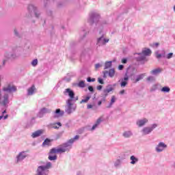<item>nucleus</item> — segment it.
<instances>
[{"label": "nucleus", "mask_w": 175, "mask_h": 175, "mask_svg": "<svg viewBox=\"0 0 175 175\" xmlns=\"http://www.w3.org/2000/svg\"><path fill=\"white\" fill-rule=\"evenodd\" d=\"M51 167V163L49 162L45 166L40 165L37 169V175H47L49 174V169Z\"/></svg>", "instance_id": "nucleus-1"}, {"label": "nucleus", "mask_w": 175, "mask_h": 175, "mask_svg": "<svg viewBox=\"0 0 175 175\" xmlns=\"http://www.w3.org/2000/svg\"><path fill=\"white\" fill-rule=\"evenodd\" d=\"M72 99H68L66 101L67 103V108L66 109V111L68 113L70 114L72 111H75V108H73V103H72Z\"/></svg>", "instance_id": "nucleus-2"}, {"label": "nucleus", "mask_w": 175, "mask_h": 175, "mask_svg": "<svg viewBox=\"0 0 175 175\" xmlns=\"http://www.w3.org/2000/svg\"><path fill=\"white\" fill-rule=\"evenodd\" d=\"M103 73L104 79H106V77H107V75H109V77H114V75H116V70H114V68H111L109 71H103Z\"/></svg>", "instance_id": "nucleus-3"}, {"label": "nucleus", "mask_w": 175, "mask_h": 175, "mask_svg": "<svg viewBox=\"0 0 175 175\" xmlns=\"http://www.w3.org/2000/svg\"><path fill=\"white\" fill-rule=\"evenodd\" d=\"M66 150H67L66 148H53L51 150L49 154H59L61 152H66Z\"/></svg>", "instance_id": "nucleus-4"}, {"label": "nucleus", "mask_w": 175, "mask_h": 175, "mask_svg": "<svg viewBox=\"0 0 175 175\" xmlns=\"http://www.w3.org/2000/svg\"><path fill=\"white\" fill-rule=\"evenodd\" d=\"M64 95H68L70 96V98L71 100H73L75 99V92L73 90H70V88H67L64 92Z\"/></svg>", "instance_id": "nucleus-5"}, {"label": "nucleus", "mask_w": 175, "mask_h": 175, "mask_svg": "<svg viewBox=\"0 0 175 175\" xmlns=\"http://www.w3.org/2000/svg\"><path fill=\"white\" fill-rule=\"evenodd\" d=\"M151 50L150 49H145V50L142 51V56L141 58H138V61H143L146 58V57L148 55H151Z\"/></svg>", "instance_id": "nucleus-6"}, {"label": "nucleus", "mask_w": 175, "mask_h": 175, "mask_svg": "<svg viewBox=\"0 0 175 175\" xmlns=\"http://www.w3.org/2000/svg\"><path fill=\"white\" fill-rule=\"evenodd\" d=\"M157 127V124H153L152 127H145L142 130L144 135H148V133H151L152 132V130L155 129Z\"/></svg>", "instance_id": "nucleus-7"}, {"label": "nucleus", "mask_w": 175, "mask_h": 175, "mask_svg": "<svg viewBox=\"0 0 175 175\" xmlns=\"http://www.w3.org/2000/svg\"><path fill=\"white\" fill-rule=\"evenodd\" d=\"M3 90L6 92H15V91H17V88L14 85H8V87L3 88Z\"/></svg>", "instance_id": "nucleus-8"}, {"label": "nucleus", "mask_w": 175, "mask_h": 175, "mask_svg": "<svg viewBox=\"0 0 175 175\" xmlns=\"http://www.w3.org/2000/svg\"><path fill=\"white\" fill-rule=\"evenodd\" d=\"M167 145L165 144L163 142H160L159 145L157 146L156 150L157 152H162L165 148H167Z\"/></svg>", "instance_id": "nucleus-9"}, {"label": "nucleus", "mask_w": 175, "mask_h": 175, "mask_svg": "<svg viewBox=\"0 0 175 175\" xmlns=\"http://www.w3.org/2000/svg\"><path fill=\"white\" fill-rule=\"evenodd\" d=\"M3 106H6L9 103V95L5 94L3 96V100L0 103Z\"/></svg>", "instance_id": "nucleus-10"}, {"label": "nucleus", "mask_w": 175, "mask_h": 175, "mask_svg": "<svg viewBox=\"0 0 175 175\" xmlns=\"http://www.w3.org/2000/svg\"><path fill=\"white\" fill-rule=\"evenodd\" d=\"M44 132V130H38L36 132L33 133L31 135V137L35 138V137H39L42 133Z\"/></svg>", "instance_id": "nucleus-11"}, {"label": "nucleus", "mask_w": 175, "mask_h": 175, "mask_svg": "<svg viewBox=\"0 0 175 175\" xmlns=\"http://www.w3.org/2000/svg\"><path fill=\"white\" fill-rule=\"evenodd\" d=\"M35 91H36V88H35V85H33L27 90V95H33V92H35Z\"/></svg>", "instance_id": "nucleus-12"}, {"label": "nucleus", "mask_w": 175, "mask_h": 175, "mask_svg": "<svg viewBox=\"0 0 175 175\" xmlns=\"http://www.w3.org/2000/svg\"><path fill=\"white\" fill-rule=\"evenodd\" d=\"M147 122H148V120H147L146 118H144L143 120L137 121V124L138 125V126H143V125H146Z\"/></svg>", "instance_id": "nucleus-13"}, {"label": "nucleus", "mask_w": 175, "mask_h": 175, "mask_svg": "<svg viewBox=\"0 0 175 175\" xmlns=\"http://www.w3.org/2000/svg\"><path fill=\"white\" fill-rule=\"evenodd\" d=\"M51 126L53 129H59V128L62 126V124H61V122L53 123V124H51Z\"/></svg>", "instance_id": "nucleus-14"}, {"label": "nucleus", "mask_w": 175, "mask_h": 175, "mask_svg": "<svg viewBox=\"0 0 175 175\" xmlns=\"http://www.w3.org/2000/svg\"><path fill=\"white\" fill-rule=\"evenodd\" d=\"M109 42V39L104 38L103 37H100L98 39V43H102V44H106Z\"/></svg>", "instance_id": "nucleus-15"}, {"label": "nucleus", "mask_w": 175, "mask_h": 175, "mask_svg": "<svg viewBox=\"0 0 175 175\" xmlns=\"http://www.w3.org/2000/svg\"><path fill=\"white\" fill-rule=\"evenodd\" d=\"M124 81H122V83H120V86L122 88L126 86V84H128V80H129V78H128V77H126L124 78Z\"/></svg>", "instance_id": "nucleus-16"}, {"label": "nucleus", "mask_w": 175, "mask_h": 175, "mask_svg": "<svg viewBox=\"0 0 175 175\" xmlns=\"http://www.w3.org/2000/svg\"><path fill=\"white\" fill-rule=\"evenodd\" d=\"M101 122H102V118H99L98 119H97L96 123L94 124V126L92 128V131H94L96 128V126H98V125L100 124Z\"/></svg>", "instance_id": "nucleus-17"}, {"label": "nucleus", "mask_w": 175, "mask_h": 175, "mask_svg": "<svg viewBox=\"0 0 175 175\" xmlns=\"http://www.w3.org/2000/svg\"><path fill=\"white\" fill-rule=\"evenodd\" d=\"M144 76H146V74H141L138 75L135 80V83H137L138 81H140V80H143V79H144Z\"/></svg>", "instance_id": "nucleus-18"}, {"label": "nucleus", "mask_w": 175, "mask_h": 175, "mask_svg": "<svg viewBox=\"0 0 175 175\" xmlns=\"http://www.w3.org/2000/svg\"><path fill=\"white\" fill-rule=\"evenodd\" d=\"M161 72L162 68H157L150 71V73H152V75H158V73H161Z\"/></svg>", "instance_id": "nucleus-19"}, {"label": "nucleus", "mask_w": 175, "mask_h": 175, "mask_svg": "<svg viewBox=\"0 0 175 175\" xmlns=\"http://www.w3.org/2000/svg\"><path fill=\"white\" fill-rule=\"evenodd\" d=\"M51 140L49 139H46L44 142L42 143V146L43 147L46 146H51Z\"/></svg>", "instance_id": "nucleus-20"}, {"label": "nucleus", "mask_w": 175, "mask_h": 175, "mask_svg": "<svg viewBox=\"0 0 175 175\" xmlns=\"http://www.w3.org/2000/svg\"><path fill=\"white\" fill-rule=\"evenodd\" d=\"M116 100H117V98H116V96H112L111 99V102H110L109 105L108 106V107H111V106H113V104L116 103Z\"/></svg>", "instance_id": "nucleus-21"}, {"label": "nucleus", "mask_w": 175, "mask_h": 175, "mask_svg": "<svg viewBox=\"0 0 175 175\" xmlns=\"http://www.w3.org/2000/svg\"><path fill=\"white\" fill-rule=\"evenodd\" d=\"M49 113V109L47 108H42L40 109L39 113L41 115V116H43V114H46Z\"/></svg>", "instance_id": "nucleus-22"}, {"label": "nucleus", "mask_w": 175, "mask_h": 175, "mask_svg": "<svg viewBox=\"0 0 175 175\" xmlns=\"http://www.w3.org/2000/svg\"><path fill=\"white\" fill-rule=\"evenodd\" d=\"M131 165H135V163H136V162L139 161V159H137V158H136L135 156H131Z\"/></svg>", "instance_id": "nucleus-23"}, {"label": "nucleus", "mask_w": 175, "mask_h": 175, "mask_svg": "<svg viewBox=\"0 0 175 175\" xmlns=\"http://www.w3.org/2000/svg\"><path fill=\"white\" fill-rule=\"evenodd\" d=\"M111 62H105L104 69H110V68H111Z\"/></svg>", "instance_id": "nucleus-24"}, {"label": "nucleus", "mask_w": 175, "mask_h": 175, "mask_svg": "<svg viewBox=\"0 0 175 175\" xmlns=\"http://www.w3.org/2000/svg\"><path fill=\"white\" fill-rule=\"evenodd\" d=\"M77 85L80 88H84V87H85V82L84 81H81L78 83Z\"/></svg>", "instance_id": "nucleus-25"}, {"label": "nucleus", "mask_w": 175, "mask_h": 175, "mask_svg": "<svg viewBox=\"0 0 175 175\" xmlns=\"http://www.w3.org/2000/svg\"><path fill=\"white\" fill-rule=\"evenodd\" d=\"M131 135H132V132H131V131H125L123 133V136L124 137H131Z\"/></svg>", "instance_id": "nucleus-26"}, {"label": "nucleus", "mask_w": 175, "mask_h": 175, "mask_svg": "<svg viewBox=\"0 0 175 175\" xmlns=\"http://www.w3.org/2000/svg\"><path fill=\"white\" fill-rule=\"evenodd\" d=\"M162 92H170V88L169 87H163L161 88Z\"/></svg>", "instance_id": "nucleus-27"}, {"label": "nucleus", "mask_w": 175, "mask_h": 175, "mask_svg": "<svg viewBox=\"0 0 175 175\" xmlns=\"http://www.w3.org/2000/svg\"><path fill=\"white\" fill-rule=\"evenodd\" d=\"M55 114H57L58 115L57 117H59V116H62V114H64V112H62L61 113V109H57L55 111Z\"/></svg>", "instance_id": "nucleus-28"}, {"label": "nucleus", "mask_w": 175, "mask_h": 175, "mask_svg": "<svg viewBox=\"0 0 175 175\" xmlns=\"http://www.w3.org/2000/svg\"><path fill=\"white\" fill-rule=\"evenodd\" d=\"M24 158H25V156H24L23 154H20L17 157V161H22V159H24Z\"/></svg>", "instance_id": "nucleus-29"}, {"label": "nucleus", "mask_w": 175, "mask_h": 175, "mask_svg": "<svg viewBox=\"0 0 175 175\" xmlns=\"http://www.w3.org/2000/svg\"><path fill=\"white\" fill-rule=\"evenodd\" d=\"M49 161H55V159H57V155L54 154L53 156L50 155L49 156Z\"/></svg>", "instance_id": "nucleus-30"}, {"label": "nucleus", "mask_w": 175, "mask_h": 175, "mask_svg": "<svg viewBox=\"0 0 175 175\" xmlns=\"http://www.w3.org/2000/svg\"><path fill=\"white\" fill-rule=\"evenodd\" d=\"M91 97L87 96L85 99H83L80 101V103H87L88 102V100L90 99Z\"/></svg>", "instance_id": "nucleus-31"}, {"label": "nucleus", "mask_w": 175, "mask_h": 175, "mask_svg": "<svg viewBox=\"0 0 175 175\" xmlns=\"http://www.w3.org/2000/svg\"><path fill=\"white\" fill-rule=\"evenodd\" d=\"M28 10H31L32 12V10L33 12H35V10H36V9L34 8V6L33 5H29L28 7Z\"/></svg>", "instance_id": "nucleus-32"}, {"label": "nucleus", "mask_w": 175, "mask_h": 175, "mask_svg": "<svg viewBox=\"0 0 175 175\" xmlns=\"http://www.w3.org/2000/svg\"><path fill=\"white\" fill-rule=\"evenodd\" d=\"M31 65L33 66H36L38 65V59L33 60L31 62Z\"/></svg>", "instance_id": "nucleus-33"}, {"label": "nucleus", "mask_w": 175, "mask_h": 175, "mask_svg": "<svg viewBox=\"0 0 175 175\" xmlns=\"http://www.w3.org/2000/svg\"><path fill=\"white\" fill-rule=\"evenodd\" d=\"M172 57H173V53H168V54L167 55L166 58H167V59H170V58H172Z\"/></svg>", "instance_id": "nucleus-34"}, {"label": "nucleus", "mask_w": 175, "mask_h": 175, "mask_svg": "<svg viewBox=\"0 0 175 175\" xmlns=\"http://www.w3.org/2000/svg\"><path fill=\"white\" fill-rule=\"evenodd\" d=\"M154 80H155V78H154V77H152V76L148 77L147 78V81H154Z\"/></svg>", "instance_id": "nucleus-35"}, {"label": "nucleus", "mask_w": 175, "mask_h": 175, "mask_svg": "<svg viewBox=\"0 0 175 175\" xmlns=\"http://www.w3.org/2000/svg\"><path fill=\"white\" fill-rule=\"evenodd\" d=\"M87 81H88V83H91V81L92 82H94V81H95V79H91V77H88V79H87Z\"/></svg>", "instance_id": "nucleus-36"}, {"label": "nucleus", "mask_w": 175, "mask_h": 175, "mask_svg": "<svg viewBox=\"0 0 175 175\" xmlns=\"http://www.w3.org/2000/svg\"><path fill=\"white\" fill-rule=\"evenodd\" d=\"M105 91L109 94V92H111V91H113V88H109L108 89H106L105 90Z\"/></svg>", "instance_id": "nucleus-37"}, {"label": "nucleus", "mask_w": 175, "mask_h": 175, "mask_svg": "<svg viewBox=\"0 0 175 175\" xmlns=\"http://www.w3.org/2000/svg\"><path fill=\"white\" fill-rule=\"evenodd\" d=\"M98 81L100 84H104L105 83V82H103V79H102L101 78H98Z\"/></svg>", "instance_id": "nucleus-38"}, {"label": "nucleus", "mask_w": 175, "mask_h": 175, "mask_svg": "<svg viewBox=\"0 0 175 175\" xmlns=\"http://www.w3.org/2000/svg\"><path fill=\"white\" fill-rule=\"evenodd\" d=\"M69 144H73L75 143V139L72 138L68 141Z\"/></svg>", "instance_id": "nucleus-39"}, {"label": "nucleus", "mask_w": 175, "mask_h": 175, "mask_svg": "<svg viewBox=\"0 0 175 175\" xmlns=\"http://www.w3.org/2000/svg\"><path fill=\"white\" fill-rule=\"evenodd\" d=\"M88 90L90 92H94V88L92 86H89Z\"/></svg>", "instance_id": "nucleus-40"}, {"label": "nucleus", "mask_w": 175, "mask_h": 175, "mask_svg": "<svg viewBox=\"0 0 175 175\" xmlns=\"http://www.w3.org/2000/svg\"><path fill=\"white\" fill-rule=\"evenodd\" d=\"M118 69L119 70H122V69H124V66L120 64L118 66Z\"/></svg>", "instance_id": "nucleus-41"}, {"label": "nucleus", "mask_w": 175, "mask_h": 175, "mask_svg": "<svg viewBox=\"0 0 175 175\" xmlns=\"http://www.w3.org/2000/svg\"><path fill=\"white\" fill-rule=\"evenodd\" d=\"M100 66H102L100 64H96L95 68H96V69H99V68H100Z\"/></svg>", "instance_id": "nucleus-42"}, {"label": "nucleus", "mask_w": 175, "mask_h": 175, "mask_svg": "<svg viewBox=\"0 0 175 175\" xmlns=\"http://www.w3.org/2000/svg\"><path fill=\"white\" fill-rule=\"evenodd\" d=\"M128 60H126V59H122V64H126Z\"/></svg>", "instance_id": "nucleus-43"}, {"label": "nucleus", "mask_w": 175, "mask_h": 175, "mask_svg": "<svg viewBox=\"0 0 175 175\" xmlns=\"http://www.w3.org/2000/svg\"><path fill=\"white\" fill-rule=\"evenodd\" d=\"M93 106L92 105L88 104L87 109H92Z\"/></svg>", "instance_id": "nucleus-44"}, {"label": "nucleus", "mask_w": 175, "mask_h": 175, "mask_svg": "<svg viewBox=\"0 0 175 175\" xmlns=\"http://www.w3.org/2000/svg\"><path fill=\"white\" fill-rule=\"evenodd\" d=\"M80 137V136H79V135H75V137L73 138L74 139V140L75 141V140H79V138Z\"/></svg>", "instance_id": "nucleus-45"}, {"label": "nucleus", "mask_w": 175, "mask_h": 175, "mask_svg": "<svg viewBox=\"0 0 175 175\" xmlns=\"http://www.w3.org/2000/svg\"><path fill=\"white\" fill-rule=\"evenodd\" d=\"M120 95H124V94H125V90H122L120 92Z\"/></svg>", "instance_id": "nucleus-46"}, {"label": "nucleus", "mask_w": 175, "mask_h": 175, "mask_svg": "<svg viewBox=\"0 0 175 175\" xmlns=\"http://www.w3.org/2000/svg\"><path fill=\"white\" fill-rule=\"evenodd\" d=\"M102 85H98V86H97V90H98V91H100V90H102Z\"/></svg>", "instance_id": "nucleus-47"}, {"label": "nucleus", "mask_w": 175, "mask_h": 175, "mask_svg": "<svg viewBox=\"0 0 175 175\" xmlns=\"http://www.w3.org/2000/svg\"><path fill=\"white\" fill-rule=\"evenodd\" d=\"M153 46H155L156 47H158L159 46V43L155 42L153 44Z\"/></svg>", "instance_id": "nucleus-48"}, {"label": "nucleus", "mask_w": 175, "mask_h": 175, "mask_svg": "<svg viewBox=\"0 0 175 175\" xmlns=\"http://www.w3.org/2000/svg\"><path fill=\"white\" fill-rule=\"evenodd\" d=\"M157 58H161V57H162L161 54H157L156 55Z\"/></svg>", "instance_id": "nucleus-49"}, {"label": "nucleus", "mask_w": 175, "mask_h": 175, "mask_svg": "<svg viewBox=\"0 0 175 175\" xmlns=\"http://www.w3.org/2000/svg\"><path fill=\"white\" fill-rule=\"evenodd\" d=\"M107 95H109V93L104 90V96H107Z\"/></svg>", "instance_id": "nucleus-50"}, {"label": "nucleus", "mask_w": 175, "mask_h": 175, "mask_svg": "<svg viewBox=\"0 0 175 175\" xmlns=\"http://www.w3.org/2000/svg\"><path fill=\"white\" fill-rule=\"evenodd\" d=\"M8 117H9V115H5V116L3 117V119H4V120H6V119H8Z\"/></svg>", "instance_id": "nucleus-51"}, {"label": "nucleus", "mask_w": 175, "mask_h": 175, "mask_svg": "<svg viewBox=\"0 0 175 175\" xmlns=\"http://www.w3.org/2000/svg\"><path fill=\"white\" fill-rule=\"evenodd\" d=\"M98 106H100L102 105V101H98Z\"/></svg>", "instance_id": "nucleus-52"}, {"label": "nucleus", "mask_w": 175, "mask_h": 175, "mask_svg": "<svg viewBox=\"0 0 175 175\" xmlns=\"http://www.w3.org/2000/svg\"><path fill=\"white\" fill-rule=\"evenodd\" d=\"M14 32L15 35H18L17 30L14 29Z\"/></svg>", "instance_id": "nucleus-53"}, {"label": "nucleus", "mask_w": 175, "mask_h": 175, "mask_svg": "<svg viewBox=\"0 0 175 175\" xmlns=\"http://www.w3.org/2000/svg\"><path fill=\"white\" fill-rule=\"evenodd\" d=\"M91 18L94 19L95 18V15H92Z\"/></svg>", "instance_id": "nucleus-54"}, {"label": "nucleus", "mask_w": 175, "mask_h": 175, "mask_svg": "<svg viewBox=\"0 0 175 175\" xmlns=\"http://www.w3.org/2000/svg\"><path fill=\"white\" fill-rule=\"evenodd\" d=\"M75 100H79V97H78V96H77V97L75 98Z\"/></svg>", "instance_id": "nucleus-55"}, {"label": "nucleus", "mask_w": 175, "mask_h": 175, "mask_svg": "<svg viewBox=\"0 0 175 175\" xmlns=\"http://www.w3.org/2000/svg\"><path fill=\"white\" fill-rule=\"evenodd\" d=\"M3 118V115L0 116V120H2Z\"/></svg>", "instance_id": "nucleus-56"}, {"label": "nucleus", "mask_w": 175, "mask_h": 175, "mask_svg": "<svg viewBox=\"0 0 175 175\" xmlns=\"http://www.w3.org/2000/svg\"><path fill=\"white\" fill-rule=\"evenodd\" d=\"M1 98H2V94H0V100H1Z\"/></svg>", "instance_id": "nucleus-57"}, {"label": "nucleus", "mask_w": 175, "mask_h": 175, "mask_svg": "<svg viewBox=\"0 0 175 175\" xmlns=\"http://www.w3.org/2000/svg\"><path fill=\"white\" fill-rule=\"evenodd\" d=\"M6 113V111H3V114H5Z\"/></svg>", "instance_id": "nucleus-58"}, {"label": "nucleus", "mask_w": 175, "mask_h": 175, "mask_svg": "<svg viewBox=\"0 0 175 175\" xmlns=\"http://www.w3.org/2000/svg\"><path fill=\"white\" fill-rule=\"evenodd\" d=\"M154 88H157V85H154Z\"/></svg>", "instance_id": "nucleus-59"}, {"label": "nucleus", "mask_w": 175, "mask_h": 175, "mask_svg": "<svg viewBox=\"0 0 175 175\" xmlns=\"http://www.w3.org/2000/svg\"><path fill=\"white\" fill-rule=\"evenodd\" d=\"M3 65H5V60L3 61Z\"/></svg>", "instance_id": "nucleus-60"}, {"label": "nucleus", "mask_w": 175, "mask_h": 175, "mask_svg": "<svg viewBox=\"0 0 175 175\" xmlns=\"http://www.w3.org/2000/svg\"><path fill=\"white\" fill-rule=\"evenodd\" d=\"M31 120H35V118H32Z\"/></svg>", "instance_id": "nucleus-61"}, {"label": "nucleus", "mask_w": 175, "mask_h": 175, "mask_svg": "<svg viewBox=\"0 0 175 175\" xmlns=\"http://www.w3.org/2000/svg\"><path fill=\"white\" fill-rule=\"evenodd\" d=\"M139 54V55H142V53H138Z\"/></svg>", "instance_id": "nucleus-62"}, {"label": "nucleus", "mask_w": 175, "mask_h": 175, "mask_svg": "<svg viewBox=\"0 0 175 175\" xmlns=\"http://www.w3.org/2000/svg\"><path fill=\"white\" fill-rule=\"evenodd\" d=\"M36 17H38V15H36Z\"/></svg>", "instance_id": "nucleus-63"}]
</instances>
